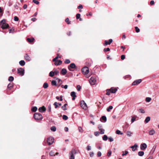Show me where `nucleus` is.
<instances>
[{
    "label": "nucleus",
    "mask_w": 159,
    "mask_h": 159,
    "mask_svg": "<svg viewBox=\"0 0 159 159\" xmlns=\"http://www.w3.org/2000/svg\"><path fill=\"white\" fill-rule=\"evenodd\" d=\"M34 117L36 120H40L42 119L43 116L40 113H35L34 115Z\"/></svg>",
    "instance_id": "nucleus-1"
},
{
    "label": "nucleus",
    "mask_w": 159,
    "mask_h": 159,
    "mask_svg": "<svg viewBox=\"0 0 159 159\" xmlns=\"http://www.w3.org/2000/svg\"><path fill=\"white\" fill-rule=\"evenodd\" d=\"M76 153V150L75 149L73 148L71 151L69 152L70 159H75V155Z\"/></svg>",
    "instance_id": "nucleus-2"
},
{
    "label": "nucleus",
    "mask_w": 159,
    "mask_h": 159,
    "mask_svg": "<svg viewBox=\"0 0 159 159\" xmlns=\"http://www.w3.org/2000/svg\"><path fill=\"white\" fill-rule=\"evenodd\" d=\"M80 106L84 110H86L87 109V104L84 100H81L80 101Z\"/></svg>",
    "instance_id": "nucleus-3"
},
{
    "label": "nucleus",
    "mask_w": 159,
    "mask_h": 159,
    "mask_svg": "<svg viewBox=\"0 0 159 159\" xmlns=\"http://www.w3.org/2000/svg\"><path fill=\"white\" fill-rule=\"evenodd\" d=\"M81 71L83 74L84 75H87L89 72V68L86 66L83 68Z\"/></svg>",
    "instance_id": "nucleus-4"
},
{
    "label": "nucleus",
    "mask_w": 159,
    "mask_h": 159,
    "mask_svg": "<svg viewBox=\"0 0 159 159\" xmlns=\"http://www.w3.org/2000/svg\"><path fill=\"white\" fill-rule=\"evenodd\" d=\"M24 69L21 68H20L17 69V73L21 76H23L24 74Z\"/></svg>",
    "instance_id": "nucleus-5"
},
{
    "label": "nucleus",
    "mask_w": 159,
    "mask_h": 159,
    "mask_svg": "<svg viewBox=\"0 0 159 159\" xmlns=\"http://www.w3.org/2000/svg\"><path fill=\"white\" fill-rule=\"evenodd\" d=\"M96 80L94 77H91L89 80V82L91 85L95 84L96 83Z\"/></svg>",
    "instance_id": "nucleus-6"
},
{
    "label": "nucleus",
    "mask_w": 159,
    "mask_h": 159,
    "mask_svg": "<svg viewBox=\"0 0 159 159\" xmlns=\"http://www.w3.org/2000/svg\"><path fill=\"white\" fill-rule=\"evenodd\" d=\"M54 141V139L52 137H49L47 139V142L49 145H51L52 144Z\"/></svg>",
    "instance_id": "nucleus-7"
},
{
    "label": "nucleus",
    "mask_w": 159,
    "mask_h": 159,
    "mask_svg": "<svg viewBox=\"0 0 159 159\" xmlns=\"http://www.w3.org/2000/svg\"><path fill=\"white\" fill-rule=\"evenodd\" d=\"M75 64L74 63H71L68 66V69L70 71H73L72 69L75 68Z\"/></svg>",
    "instance_id": "nucleus-8"
},
{
    "label": "nucleus",
    "mask_w": 159,
    "mask_h": 159,
    "mask_svg": "<svg viewBox=\"0 0 159 159\" xmlns=\"http://www.w3.org/2000/svg\"><path fill=\"white\" fill-rule=\"evenodd\" d=\"M142 81L141 79L137 80L134 81L132 83V85H135L139 84Z\"/></svg>",
    "instance_id": "nucleus-9"
},
{
    "label": "nucleus",
    "mask_w": 159,
    "mask_h": 159,
    "mask_svg": "<svg viewBox=\"0 0 159 159\" xmlns=\"http://www.w3.org/2000/svg\"><path fill=\"white\" fill-rule=\"evenodd\" d=\"M98 128L100 131V134H103L104 133L105 130L102 129V126L101 125H99L98 126Z\"/></svg>",
    "instance_id": "nucleus-10"
},
{
    "label": "nucleus",
    "mask_w": 159,
    "mask_h": 159,
    "mask_svg": "<svg viewBox=\"0 0 159 159\" xmlns=\"http://www.w3.org/2000/svg\"><path fill=\"white\" fill-rule=\"evenodd\" d=\"M147 147V145L145 143L141 144L140 145V149L141 150H144Z\"/></svg>",
    "instance_id": "nucleus-11"
},
{
    "label": "nucleus",
    "mask_w": 159,
    "mask_h": 159,
    "mask_svg": "<svg viewBox=\"0 0 159 159\" xmlns=\"http://www.w3.org/2000/svg\"><path fill=\"white\" fill-rule=\"evenodd\" d=\"M113 41L112 39H110L109 40L108 42H107V40L105 41V44H104V46H106L107 45L110 44Z\"/></svg>",
    "instance_id": "nucleus-12"
},
{
    "label": "nucleus",
    "mask_w": 159,
    "mask_h": 159,
    "mask_svg": "<svg viewBox=\"0 0 159 159\" xmlns=\"http://www.w3.org/2000/svg\"><path fill=\"white\" fill-rule=\"evenodd\" d=\"M39 111L41 112H44L46 110V108L44 106H43L42 107H40L39 109Z\"/></svg>",
    "instance_id": "nucleus-13"
},
{
    "label": "nucleus",
    "mask_w": 159,
    "mask_h": 159,
    "mask_svg": "<svg viewBox=\"0 0 159 159\" xmlns=\"http://www.w3.org/2000/svg\"><path fill=\"white\" fill-rule=\"evenodd\" d=\"M70 95L72 97V100H74L75 98L76 97L75 93V92L73 91L71 92Z\"/></svg>",
    "instance_id": "nucleus-14"
},
{
    "label": "nucleus",
    "mask_w": 159,
    "mask_h": 159,
    "mask_svg": "<svg viewBox=\"0 0 159 159\" xmlns=\"http://www.w3.org/2000/svg\"><path fill=\"white\" fill-rule=\"evenodd\" d=\"M25 59L28 61H30L31 60V58L28 54H26L24 56Z\"/></svg>",
    "instance_id": "nucleus-15"
},
{
    "label": "nucleus",
    "mask_w": 159,
    "mask_h": 159,
    "mask_svg": "<svg viewBox=\"0 0 159 159\" xmlns=\"http://www.w3.org/2000/svg\"><path fill=\"white\" fill-rule=\"evenodd\" d=\"M1 26V27L3 29H5L7 28L9 25L7 24H2L1 25H0Z\"/></svg>",
    "instance_id": "nucleus-16"
},
{
    "label": "nucleus",
    "mask_w": 159,
    "mask_h": 159,
    "mask_svg": "<svg viewBox=\"0 0 159 159\" xmlns=\"http://www.w3.org/2000/svg\"><path fill=\"white\" fill-rule=\"evenodd\" d=\"M62 63V61L60 60H58L55 61L54 64L56 66H58L61 64Z\"/></svg>",
    "instance_id": "nucleus-17"
},
{
    "label": "nucleus",
    "mask_w": 159,
    "mask_h": 159,
    "mask_svg": "<svg viewBox=\"0 0 159 159\" xmlns=\"http://www.w3.org/2000/svg\"><path fill=\"white\" fill-rule=\"evenodd\" d=\"M138 147V146L136 143H135L134 144V146H131L130 147V148H132V151H134L136 148H137Z\"/></svg>",
    "instance_id": "nucleus-18"
},
{
    "label": "nucleus",
    "mask_w": 159,
    "mask_h": 159,
    "mask_svg": "<svg viewBox=\"0 0 159 159\" xmlns=\"http://www.w3.org/2000/svg\"><path fill=\"white\" fill-rule=\"evenodd\" d=\"M110 90L111 91V93H115L117 90V89L114 88H111L110 89Z\"/></svg>",
    "instance_id": "nucleus-19"
},
{
    "label": "nucleus",
    "mask_w": 159,
    "mask_h": 159,
    "mask_svg": "<svg viewBox=\"0 0 159 159\" xmlns=\"http://www.w3.org/2000/svg\"><path fill=\"white\" fill-rule=\"evenodd\" d=\"M53 105L55 106V108H57L58 107V106H61V103H57V102H55L54 103Z\"/></svg>",
    "instance_id": "nucleus-20"
},
{
    "label": "nucleus",
    "mask_w": 159,
    "mask_h": 159,
    "mask_svg": "<svg viewBox=\"0 0 159 159\" xmlns=\"http://www.w3.org/2000/svg\"><path fill=\"white\" fill-rule=\"evenodd\" d=\"M67 72L66 70V69H62L61 71V73L63 75H65Z\"/></svg>",
    "instance_id": "nucleus-21"
},
{
    "label": "nucleus",
    "mask_w": 159,
    "mask_h": 159,
    "mask_svg": "<svg viewBox=\"0 0 159 159\" xmlns=\"http://www.w3.org/2000/svg\"><path fill=\"white\" fill-rule=\"evenodd\" d=\"M155 133V131L154 129H151L149 131V135H153Z\"/></svg>",
    "instance_id": "nucleus-22"
},
{
    "label": "nucleus",
    "mask_w": 159,
    "mask_h": 159,
    "mask_svg": "<svg viewBox=\"0 0 159 159\" xmlns=\"http://www.w3.org/2000/svg\"><path fill=\"white\" fill-rule=\"evenodd\" d=\"M100 120L101 121L103 122L102 120H104V122H105L107 121V118L105 116H102L101 118L100 119Z\"/></svg>",
    "instance_id": "nucleus-23"
},
{
    "label": "nucleus",
    "mask_w": 159,
    "mask_h": 159,
    "mask_svg": "<svg viewBox=\"0 0 159 159\" xmlns=\"http://www.w3.org/2000/svg\"><path fill=\"white\" fill-rule=\"evenodd\" d=\"M63 96L62 95H61L60 96V97L58 96H57L56 97V99L60 101H62L63 100V98H62Z\"/></svg>",
    "instance_id": "nucleus-24"
},
{
    "label": "nucleus",
    "mask_w": 159,
    "mask_h": 159,
    "mask_svg": "<svg viewBox=\"0 0 159 159\" xmlns=\"http://www.w3.org/2000/svg\"><path fill=\"white\" fill-rule=\"evenodd\" d=\"M51 83H52V85H55V86H58V87H59L60 85H57V82H56V81H55V80H52V81Z\"/></svg>",
    "instance_id": "nucleus-25"
},
{
    "label": "nucleus",
    "mask_w": 159,
    "mask_h": 159,
    "mask_svg": "<svg viewBox=\"0 0 159 159\" xmlns=\"http://www.w3.org/2000/svg\"><path fill=\"white\" fill-rule=\"evenodd\" d=\"M19 63L21 66H24L25 64V62L24 60H21L19 61Z\"/></svg>",
    "instance_id": "nucleus-26"
},
{
    "label": "nucleus",
    "mask_w": 159,
    "mask_h": 159,
    "mask_svg": "<svg viewBox=\"0 0 159 159\" xmlns=\"http://www.w3.org/2000/svg\"><path fill=\"white\" fill-rule=\"evenodd\" d=\"M136 116H134L132 117V119L131 120V123H133L134 121L136 119Z\"/></svg>",
    "instance_id": "nucleus-27"
},
{
    "label": "nucleus",
    "mask_w": 159,
    "mask_h": 159,
    "mask_svg": "<svg viewBox=\"0 0 159 159\" xmlns=\"http://www.w3.org/2000/svg\"><path fill=\"white\" fill-rule=\"evenodd\" d=\"M34 39L33 38H31V39L28 38L27 39V41L29 43H31L33 42L34 40Z\"/></svg>",
    "instance_id": "nucleus-28"
},
{
    "label": "nucleus",
    "mask_w": 159,
    "mask_h": 159,
    "mask_svg": "<svg viewBox=\"0 0 159 159\" xmlns=\"http://www.w3.org/2000/svg\"><path fill=\"white\" fill-rule=\"evenodd\" d=\"M150 120V117L149 116L147 117L144 121L145 122L148 123Z\"/></svg>",
    "instance_id": "nucleus-29"
},
{
    "label": "nucleus",
    "mask_w": 159,
    "mask_h": 159,
    "mask_svg": "<svg viewBox=\"0 0 159 159\" xmlns=\"http://www.w3.org/2000/svg\"><path fill=\"white\" fill-rule=\"evenodd\" d=\"M67 105V104H65L61 107L62 109L64 110L65 111L67 110L66 106Z\"/></svg>",
    "instance_id": "nucleus-30"
},
{
    "label": "nucleus",
    "mask_w": 159,
    "mask_h": 159,
    "mask_svg": "<svg viewBox=\"0 0 159 159\" xmlns=\"http://www.w3.org/2000/svg\"><path fill=\"white\" fill-rule=\"evenodd\" d=\"M37 110V108L36 107H33L31 109V111L32 112H35Z\"/></svg>",
    "instance_id": "nucleus-31"
},
{
    "label": "nucleus",
    "mask_w": 159,
    "mask_h": 159,
    "mask_svg": "<svg viewBox=\"0 0 159 159\" xmlns=\"http://www.w3.org/2000/svg\"><path fill=\"white\" fill-rule=\"evenodd\" d=\"M102 139L104 141H107L108 139V137L106 135H104L102 137Z\"/></svg>",
    "instance_id": "nucleus-32"
},
{
    "label": "nucleus",
    "mask_w": 159,
    "mask_h": 159,
    "mask_svg": "<svg viewBox=\"0 0 159 159\" xmlns=\"http://www.w3.org/2000/svg\"><path fill=\"white\" fill-rule=\"evenodd\" d=\"M144 154V152L143 151H139L138 152V155L141 157L143 156Z\"/></svg>",
    "instance_id": "nucleus-33"
},
{
    "label": "nucleus",
    "mask_w": 159,
    "mask_h": 159,
    "mask_svg": "<svg viewBox=\"0 0 159 159\" xmlns=\"http://www.w3.org/2000/svg\"><path fill=\"white\" fill-rule=\"evenodd\" d=\"M43 87L45 89L47 88L48 87V83L47 82L44 83Z\"/></svg>",
    "instance_id": "nucleus-34"
},
{
    "label": "nucleus",
    "mask_w": 159,
    "mask_h": 159,
    "mask_svg": "<svg viewBox=\"0 0 159 159\" xmlns=\"http://www.w3.org/2000/svg\"><path fill=\"white\" fill-rule=\"evenodd\" d=\"M54 75V71H51L50 72L49 74V76L52 77Z\"/></svg>",
    "instance_id": "nucleus-35"
},
{
    "label": "nucleus",
    "mask_w": 159,
    "mask_h": 159,
    "mask_svg": "<svg viewBox=\"0 0 159 159\" xmlns=\"http://www.w3.org/2000/svg\"><path fill=\"white\" fill-rule=\"evenodd\" d=\"M152 100V98L150 97H147L146 98L145 101L147 102H149Z\"/></svg>",
    "instance_id": "nucleus-36"
},
{
    "label": "nucleus",
    "mask_w": 159,
    "mask_h": 159,
    "mask_svg": "<svg viewBox=\"0 0 159 159\" xmlns=\"http://www.w3.org/2000/svg\"><path fill=\"white\" fill-rule=\"evenodd\" d=\"M14 80V78L12 76H10L9 77L8 79V80L9 81L12 82Z\"/></svg>",
    "instance_id": "nucleus-37"
},
{
    "label": "nucleus",
    "mask_w": 159,
    "mask_h": 159,
    "mask_svg": "<svg viewBox=\"0 0 159 159\" xmlns=\"http://www.w3.org/2000/svg\"><path fill=\"white\" fill-rule=\"evenodd\" d=\"M51 129L53 131H55L56 130V128L55 126H52L51 128Z\"/></svg>",
    "instance_id": "nucleus-38"
},
{
    "label": "nucleus",
    "mask_w": 159,
    "mask_h": 159,
    "mask_svg": "<svg viewBox=\"0 0 159 159\" xmlns=\"http://www.w3.org/2000/svg\"><path fill=\"white\" fill-rule=\"evenodd\" d=\"M113 108V107L111 106H110L108 107L107 109V111H110Z\"/></svg>",
    "instance_id": "nucleus-39"
},
{
    "label": "nucleus",
    "mask_w": 159,
    "mask_h": 159,
    "mask_svg": "<svg viewBox=\"0 0 159 159\" xmlns=\"http://www.w3.org/2000/svg\"><path fill=\"white\" fill-rule=\"evenodd\" d=\"M13 86V83H10L8 85L7 88L8 89H10Z\"/></svg>",
    "instance_id": "nucleus-40"
},
{
    "label": "nucleus",
    "mask_w": 159,
    "mask_h": 159,
    "mask_svg": "<svg viewBox=\"0 0 159 159\" xmlns=\"http://www.w3.org/2000/svg\"><path fill=\"white\" fill-rule=\"evenodd\" d=\"M116 133L118 134L122 135L123 134L122 133H121V131L119 130H117L116 131Z\"/></svg>",
    "instance_id": "nucleus-41"
},
{
    "label": "nucleus",
    "mask_w": 159,
    "mask_h": 159,
    "mask_svg": "<svg viewBox=\"0 0 159 159\" xmlns=\"http://www.w3.org/2000/svg\"><path fill=\"white\" fill-rule=\"evenodd\" d=\"M111 151L110 150H109L107 152V155L108 157H110L111 156Z\"/></svg>",
    "instance_id": "nucleus-42"
},
{
    "label": "nucleus",
    "mask_w": 159,
    "mask_h": 159,
    "mask_svg": "<svg viewBox=\"0 0 159 159\" xmlns=\"http://www.w3.org/2000/svg\"><path fill=\"white\" fill-rule=\"evenodd\" d=\"M70 60L68 59H66L65 60V61H64V63L65 64H68L70 63Z\"/></svg>",
    "instance_id": "nucleus-43"
},
{
    "label": "nucleus",
    "mask_w": 159,
    "mask_h": 159,
    "mask_svg": "<svg viewBox=\"0 0 159 159\" xmlns=\"http://www.w3.org/2000/svg\"><path fill=\"white\" fill-rule=\"evenodd\" d=\"M111 93L110 89L107 90L106 94L108 95H109Z\"/></svg>",
    "instance_id": "nucleus-44"
},
{
    "label": "nucleus",
    "mask_w": 159,
    "mask_h": 159,
    "mask_svg": "<svg viewBox=\"0 0 159 159\" xmlns=\"http://www.w3.org/2000/svg\"><path fill=\"white\" fill-rule=\"evenodd\" d=\"M49 155L51 156H55V154H54V152L52 151H51L49 153Z\"/></svg>",
    "instance_id": "nucleus-45"
},
{
    "label": "nucleus",
    "mask_w": 159,
    "mask_h": 159,
    "mask_svg": "<svg viewBox=\"0 0 159 159\" xmlns=\"http://www.w3.org/2000/svg\"><path fill=\"white\" fill-rule=\"evenodd\" d=\"M62 118L63 119L66 120L68 119V117L66 115H63L62 116Z\"/></svg>",
    "instance_id": "nucleus-46"
},
{
    "label": "nucleus",
    "mask_w": 159,
    "mask_h": 159,
    "mask_svg": "<svg viewBox=\"0 0 159 159\" xmlns=\"http://www.w3.org/2000/svg\"><path fill=\"white\" fill-rule=\"evenodd\" d=\"M5 20L4 19H3L0 22V25H1L2 24H5Z\"/></svg>",
    "instance_id": "nucleus-47"
},
{
    "label": "nucleus",
    "mask_w": 159,
    "mask_h": 159,
    "mask_svg": "<svg viewBox=\"0 0 159 159\" xmlns=\"http://www.w3.org/2000/svg\"><path fill=\"white\" fill-rule=\"evenodd\" d=\"M108 139L109 141L110 142H112L114 140L113 138L111 137H108Z\"/></svg>",
    "instance_id": "nucleus-48"
},
{
    "label": "nucleus",
    "mask_w": 159,
    "mask_h": 159,
    "mask_svg": "<svg viewBox=\"0 0 159 159\" xmlns=\"http://www.w3.org/2000/svg\"><path fill=\"white\" fill-rule=\"evenodd\" d=\"M100 134V133L98 131L95 132L94 133V135L96 136H99Z\"/></svg>",
    "instance_id": "nucleus-49"
},
{
    "label": "nucleus",
    "mask_w": 159,
    "mask_h": 159,
    "mask_svg": "<svg viewBox=\"0 0 159 159\" xmlns=\"http://www.w3.org/2000/svg\"><path fill=\"white\" fill-rule=\"evenodd\" d=\"M94 154V153L93 152H90L89 153V155L91 157H93Z\"/></svg>",
    "instance_id": "nucleus-50"
},
{
    "label": "nucleus",
    "mask_w": 159,
    "mask_h": 159,
    "mask_svg": "<svg viewBox=\"0 0 159 159\" xmlns=\"http://www.w3.org/2000/svg\"><path fill=\"white\" fill-rule=\"evenodd\" d=\"M139 111L142 113H145L144 110L142 108H140L139 109Z\"/></svg>",
    "instance_id": "nucleus-51"
},
{
    "label": "nucleus",
    "mask_w": 159,
    "mask_h": 159,
    "mask_svg": "<svg viewBox=\"0 0 159 159\" xmlns=\"http://www.w3.org/2000/svg\"><path fill=\"white\" fill-rule=\"evenodd\" d=\"M86 149L88 151L90 150H91V146L89 145H88L86 148Z\"/></svg>",
    "instance_id": "nucleus-52"
},
{
    "label": "nucleus",
    "mask_w": 159,
    "mask_h": 159,
    "mask_svg": "<svg viewBox=\"0 0 159 159\" xmlns=\"http://www.w3.org/2000/svg\"><path fill=\"white\" fill-rule=\"evenodd\" d=\"M59 57V55H57V56L56 57L54 58L52 60V61H53L55 62V61H57V59Z\"/></svg>",
    "instance_id": "nucleus-53"
},
{
    "label": "nucleus",
    "mask_w": 159,
    "mask_h": 159,
    "mask_svg": "<svg viewBox=\"0 0 159 159\" xmlns=\"http://www.w3.org/2000/svg\"><path fill=\"white\" fill-rule=\"evenodd\" d=\"M80 16V14L79 13H78L76 15V18L77 19H79Z\"/></svg>",
    "instance_id": "nucleus-54"
},
{
    "label": "nucleus",
    "mask_w": 159,
    "mask_h": 159,
    "mask_svg": "<svg viewBox=\"0 0 159 159\" xmlns=\"http://www.w3.org/2000/svg\"><path fill=\"white\" fill-rule=\"evenodd\" d=\"M65 21L67 22L68 24H70V22L69 21V19L68 18H67L66 19Z\"/></svg>",
    "instance_id": "nucleus-55"
},
{
    "label": "nucleus",
    "mask_w": 159,
    "mask_h": 159,
    "mask_svg": "<svg viewBox=\"0 0 159 159\" xmlns=\"http://www.w3.org/2000/svg\"><path fill=\"white\" fill-rule=\"evenodd\" d=\"M102 155V153L101 152L99 151L98 152L97 154V156L98 157H100Z\"/></svg>",
    "instance_id": "nucleus-56"
},
{
    "label": "nucleus",
    "mask_w": 159,
    "mask_h": 159,
    "mask_svg": "<svg viewBox=\"0 0 159 159\" xmlns=\"http://www.w3.org/2000/svg\"><path fill=\"white\" fill-rule=\"evenodd\" d=\"M33 2L37 5H38L39 3V2L37 0H33Z\"/></svg>",
    "instance_id": "nucleus-57"
},
{
    "label": "nucleus",
    "mask_w": 159,
    "mask_h": 159,
    "mask_svg": "<svg viewBox=\"0 0 159 159\" xmlns=\"http://www.w3.org/2000/svg\"><path fill=\"white\" fill-rule=\"evenodd\" d=\"M135 28L136 30V31L137 33H138L139 32L140 30L136 26L135 27Z\"/></svg>",
    "instance_id": "nucleus-58"
},
{
    "label": "nucleus",
    "mask_w": 159,
    "mask_h": 159,
    "mask_svg": "<svg viewBox=\"0 0 159 159\" xmlns=\"http://www.w3.org/2000/svg\"><path fill=\"white\" fill-rule=\"evenodd\" d=\"M61 87L62 88H64L65 89H66L67 88L68 85H65L64 86V85H62L61 86Z\"/></svg>",
    "instance_id": "nucleus-59"
},
{
    "label": "nucleus",
    "mask_w": 159,
    "mask_h": 159,
    "mask_svg": "<svg viewBox=\"0 0 159 159\" xmlns=\"http://www.w3.org/2000/svg\"><path fill=\"white\" fill-rule=\"evenodd\" d=\"M110 50V49L109 48H105L103 49V51L105 52L109 51Z\"/></svg>",
    "instance_id": "nucleus-60"
},
{
    "label": "nucleus",
    "mask_w": 159,
    "mask_h": 159,
    "mask_svg": "<svg viewBox=\"0 0 159 159\" xmlns=\"http://www.w3.org/2000/svg\"><path fill=\"white\" fill-rule=\"evenodd\" d=\"M81 89V86L79 85H78L77 86V90L78 91H80Z\"/></svg>",
    "instance_id": "nucleus-61"
},
{
    "label": "nucleus",
    "mask_w": 159,
    "mask_h": 159,
    "mask_svg": "<svg viewBox=\"0 0 159 159\" xmlns=\"http://www.w3.org/2000/svg\"><path fill=\"white\" fill-rule=\"evenodd\" d=\"M14 20L15 21H18L19 20V18L17 16H15L14 17Z\"/></svg>",
    "instance_id": "nucleus-62"
},
{
    "label": "nucleus",
    "mask_w": 159,
    "mask_h": 159,
    "mask_svg": "<svg viewBox=\"0 0 159 159\" xmlns=\"http://www.w3.org/2000/svg\"><path fill=\"white\" fill-rule=\"evenodd\" d=\"M54 72V74H55L56 75H58L59 73V71L57 70H55Z\"/></svg>",
    "instance_id": "nucleus-63"
},
{
    "label": "nucleus",
    "mask_w": 159,
    "mask_h": 159,
    "mask_svg": "<svg viewBox=\"0 0 159 159\" xmlns=\"http://www.w3.org/2000/svg\"><path fill=\"white\" fill-rule=\"evenodd\" d=\"M131 134H132V133L130 131H128L127 132V135L128 136H129L130 137L131 136Z\"/></svg>",
    "instance_id": "nucleus-64"
}]
</instances>
